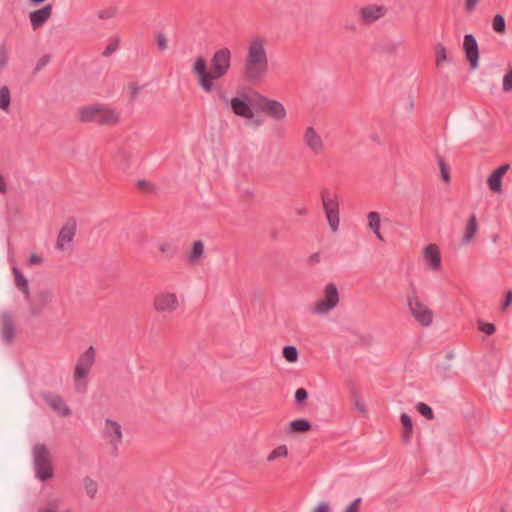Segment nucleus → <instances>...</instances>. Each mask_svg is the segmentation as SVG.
Instances as JSON below:
<instances>
[{"mask_svg":"<svg viewBox=\"0 0 512 512\" xmlns=\"http://www.w3.org/2000/svg\"><path fill=\"white\" fill-rule=\"evenodd\" d=\"M478 328L487 335H492L496 331V327L493 323H486L483 321H478Z\"/></svg>","mask_w":512,"mask_h":512,"instance_id":"obj_37","label":"nucleus"},{"mask_svg":"<svg viewBox=\"0 0 512 512\" xmlns=\"http://www.w3.org/2000/svg\"><path fill=\"white\" fill-rule=\"evenodd\" d=\"M509 164H503L495 169L487 179L489 189L494 193L502 192V178L509 170Z\"/></svg>","mask_w":512,"mask_h":512,"instance_id":"obj_17","label":"nucleus"},{"mask_svg":"<svg viewBox=\"0 0 512 512\" xmlns=\"http://www.w3.org/2000/svg\"><path fill=\"white\" fill-rule=\"evenodd\" d=\"M118 48V40H114L112 42H110L107 47L105 48V50L103 51V56L105 57H108L110 56L112 53H114Z\"/></svg>","mask_w":512,"mask_h":512,"instance_id":"obj_42","label":"nucleus"},{"mask_svg":"<svg viewBox=\"0 0 512 512\" xmlns=\"http://www.w3.org/2000/svg\"><path fill=\"white\" fill-rule=\"evenodd\" d=\"M368 218V226L374 232L376 237L380 240H383L382 234L380 232V215L378 212L372 211L367 215Z\"/></svg>","mask_w":512,"mask_h":512,"instance_id":"obj_24","label":"nucleus"},{"mask_svg":"<svg viewBox=\"0 0 512 512\" xmlns=\"http://www.w3.org/2000/svg\"><path fill=\"white\" fill-rule=\"evenodd\" d=\"M362 499L356 498L354 499L345 509L343 512H360V505H361Z\"/></svg>","mask_w":512,"mask_h":512,"instance_id":"obj_40","label":"nucleus"},{"mask_svg":"<svg viewBox=\"0 0 512 512\" xmlns=\"http://www.w3.org/2000/svg\"><path fill=\"white\" fill-rule=\"evenodd\" d=\"M290 428L293 432H306L310 430L311 423L306 419H296L290 423Z\"/></svg>","mask_w":512,"mask_h":512,"instance_id":"obj_29","label":"nucleus"},{"mask_svg":"<svg viewBox=\"0 0 512 512\" xmlns=\"http://www.w3.org/2000/svg\"><path fill=\"white\" fill-rule=\"evenodd\" d=\"M79 120L83 123L93 122L99 125H115L120 121V114L104 105H91L79 110Z\"/></svg>","mask_w":512,"mask_h":512,"instance_id":"obj_3","label":"nucleus"},{"mask_svg":"<svg viewBox=\"0 0 512 512\" xmlns=\"http://www.w3.org/2000/svg\"><path fill=\"white\" fill-rule=\"evenodd\" d=\"M503 90L505 92L512 91V69L507 71L503 77Z\"/></svg>","mask_w":512,"mask_h":512,"instance_id":"obj_39","label":"nucleus"},{"mask_svg":"<svg viewBox=\"0 0 512 512\" xmlns=\"http://www.w3.org/2000/svg\"><path fill=\"white\" fill-rule=\"evenodd\" d=\"M11 101L10 90L7 86H2L0 88V109L3 111H8Z\"/></svg>","mask_w":512,"mask_h":512,"instance_id":"obj_26","label":"nucleus"},{"mask_svg":"<svg viewBox=\"0 0 512 512\" xmlns=\"http://www.w3.org/2000/svg\"><path fill=\"white\" fill-rule=\"evenodd\" d=\"M128 87L130 90V99L134 100L137 97L140 88L135 83H130Z\"/></svg>","mask_w":512,"mask_h":512,"instance_id":"obj_48","label":"nucleus"},{"mask_svg":"<svg viewBox=\"0 0 512 512\" xmlns=\"http://www.w3.org/2000/svg\"><path fill=\"white\" fill-rule=\"evenodd\" d=\"M500 512H506L505 509H501Z\"/></svg>","mask_w":512,"mask_h":512,"instance_id":"obj_56","label":"nucleus"},{"mask_svg":"<svg viewBox=\"0 0 512 512\" xmlns=\"http://www.w3.org/2000/svg\"><path fill=\"white\" fill-rule=\"evenodd\" d=\"M320 259V255L318 253H315L309 257L310 263L318 262Z\"/></svg>","mask_w":512,"mask_h":512,"instance_id":"obj_53","label":"nucleus"},{"mask_svg":"<svg viewBox=\"0 0 512 512\" xmlns=\"http://www.w3.org/2000/svg\"><path fill=\"white\" fill-rule=\"evenodd\" d=\"M355 405L361 413L366 412L365 406L363 404H361L359 401H356Z\"/></svg>","mask_w":512,"mask_h":512,"instance_id":"obj_54","label":"nucleus"},{"mask_svg":"<svg viewBox=\"0 0 512 512\" xmlns=\"http://www.w3.org/2000/svg\"><path fill=\"white\" fill-rule=\"evenodd\" d=\"M52 300V293L49 291H41L35 297V306L42 309Z\"/></svg>","mask_w":512,"mask_h":512,"instance_id":"obj_28","label":"nucleus"},{"mask_svg":"<svg viewBox=\"0 0 512 512\" xmlns=\"http://www.w3.org/2000/svg\"><path fill=\"white\" fill-rule=\"evenodd\" d=\"M76 234V222L74 220L68 221L60 230L56 248L58 250H65L70 247Z\"/></svg>","mask_w":512,"mask_h":512,"instance_id":"obj_14","label":"nucleus"},{"mask_svg":"<svg viewBox=\"0 0 512 512\" xmlns=\"http://www.w3.org/2000/svg\"><path fill=\"white\" fill-rule=\"evenodd\" d=\"M438 163H439V167H440V171H441L442 179H443L445 182H449V181H450L449 167H448V165L445 163V161H444L443 157L438 156Z\"/></svg>","mask_w":512,"mask_h":512,"instance_id":"obj_36","label":"nucleus"},{"mask_svg":"<svg viewBox=\"0 0 512 512\" xmlns=\"http://www.w3.org/2000/svg\"><path fill=\"white\" fill-rule=\"evenodd\" d=\"M158 249L163 255L169 258L173 257L177 251L176 247L168 241H163L159 243Z\"/></svg>","mask_w":512,"mask_h":512,"instance_id":"obj_31","label":"nucleus"},{"mask_svg":"<svg viewBox=\"0 0 512 512\" xmlns=\"http://www.w3.org/2000/svg\"><path fill=\"white\" fill-rule=\"evenodd\" d=\"M257 106L261 112L277 121L283 120L287 114L282 103L262 95H259L257 98Z\"/></svg>","mask_w":512,"mask_h":512,"instance_id":"obj_8","label":"nucleus"},{"mask_svg":"<svg viewBox=\"0 0 512 512\" xmlns=\"http://www.w3.org/2000/svg\"><path fill=\"white\" fill-rule=\"evenodd\" d=\"M321 200L328 224L331 230L336 232L340 223L338 195L329 189H323L321 191Z\"/></svg>","mask_w":512,"mask_h":512,"instance_id":"obj_5","label":"nucleus"},{"mask_svg":"<svg viewBox=\"0 0 512 512\" xmlns=\"http://www.w3.org/2000/svg\"><path fill=\"white\" fill-rule=\"evenodd\" d=\"M13 274L16 286L25 294L26 298H28L30 293L27 279L23 276L17 267H13Z\"/></svg>","mask_w":512,"mask_h":512,"instance_id":"obj_25","label":"nucleus"},{"mask_svg":"<svg viewBox=\"0 0 512 512\" xmlns=\"http://www.w3.org/2000/svg\"><path fill=\"white\" fill-rule=\"evenodd\" d=\"M230 106L233 113L237 116L247 119L254 117L249 97L245 93L241 94L240 96L233 97L230 101Z\"/></svg>","mask_w":512,"mask_h":512,"instance_id":"obj_12","label":"nucleus"},{"mask_svg":"<svg viewBox=\"0 0 512 512\" xmlns=\"http://www.w3.org/2000/svg\"><path fill=\"white\" fill-rule=\"evenodd\" d=\"M36 476L45 481L52 477V466L49 452L44 444H37L33 449Z\"/></svg>","mask_w":512,"mask_h":512,"instance_id":"obj_6","label":"nucleus"},{"mask_svg":"<svg viewBox=\"0 0 512 512\" xmlns=\"http://www.w3.org/2000/svg\"><path fill=\"white\" fill-rule=\"evenodd\" d=\"M50 61V55H43L39 60L34 69V73H38L42 68H44Z\"/></svg>","mask_w":512,"mask_h":512,"instance_id":"obj_41","label":"nucleus"},{"mask_svg":"<svg viewBox=\"0 0 512 512\" xmlns=\"http://www.w3.org/2000/svg\"><path fill=\"white\" fill-rule=\"evenodd\" d=\"M463 47L471 68L475 69L478 65L479 52L477 41L472 34H466L464 36Z\"/></svg>","mask_w":512,"mask_h":512,"instance_id":"obj_15","label":"nucleus"},{"mask_svg":"<svg viewBox=\"0 0 512 512\" xmlns=\"http://www.w3.org/2000/svg\"><path fill=\"white\" fill-rule=\"evenodd\" d=\"M288 455V449L286 445H280L273 449L267 456V461L272 462L278 458L286 457Z\"/></svg>","mask_w":512,"mask_h":512,"instance_id":"obj_30","label":"nucleus"},{"mask_svg":"<svg viewBox=\"0 0 512 512\" xmlns=\"http://www.w3.org/2000/svg\"><path fill=\"white\" fill-rule=\"evenodd\" d=\"M153 306L154 309L159 313H172L179 306L178 297L175 293H158L154 298Z\"/></svg>","mask_w":512,"mask_h":512,"instance_id":"obj_10","label":"nucleus"},{"mask_svg":"<svg viewBox=\"0 0 512 512\" xmlns=\"http://www.w3.org/2000/svg\"><path fill=\"white\" fill-rule=\"evenodd\" d=\"M8 61V53L4 46H0V69L4 68Z\"/></svg>","mask_w":512,"mask_h":512,"instance_id":"obj_44","label":"nucleus"},{"mask_svg":"<svg viewBox=\"0 0 512 512\" xmlns=\"http://www.w3.org/2000/svg\"><path fill=\"white\" fill-rule=\"evenodd\" d=\"M423 257L432 270H439L441 267L440 250L436 244H429L424 248Z\"/></svg>","mask_w":512,"mask_h":512,"instance_id":"obj_18","label":"nucleus"},{"mask_svg":"<svg viewBox=\"0 0 512 512\" xmlns=\"http://www.w3.org/2000/svg\"><path fill=\"white\" fill-rule=\"evenodd\" d=\"M157 46L160 51L167 49V40L164 34L158 33L156 36Z\"/></svg>","mask_w":512,"mask_h":512,"instance_id":"obj_43","label":"nucleus"},{"mask_svg":"<svg viewBox=\"0 0 512 512\" xmlns=\"http://www.w3.org/2000/svg\"><path fill=\"white\" fill-rule=\"evenodd\" d=\"M1 333L2 338L10 343L15 335V324L12 316L10 314H3L1 316Z\"/></svg>","mask_w":512,"mask_h":512,"instance_id":"obj_21","label":"nucleus"},{"mask_svg":"<svg viewBox=\"0 0 512 512\" xmlns=\"http://www.w3.org/2000/svg\"><path fill=\"white\" fill-rule=\"evenodd\" d=\"M103 438L112 445L113 450L116 453L118 446L123 439L121 425L114 420L106 419L103 428Z\"/></svg>","mask_w":512,"mask_h":512,"instance_id":"obj_11","label":"nucleus"},{"mask_svg":"<svg viewBox=\"0 0 512 512\" xmlns=\"http://www.w3.org/2000/svg\"><path fill=\"white\" fill-rule=\"evenodd\" d=\"M478 230V223L476 216L472 214L467 222L465 232L462 238V243L468 244L470 243L473 238L475 237Z\"/></svg>","mask_w":512,"mask_h":512,"instance_id":"obj_22","label":"nucleus"},{"mask_svg":"<svg viewBox=\"0 0 512 512\" xmlns=\"http://www.w3.org/2000/svg\"><path fill=\"white\" fill-rule=\"evenodd\" d=\"M42 262H43V259L36 254H31L28 259V264L31 266L41 264Z\"/></svg>","mask_w":512,"mask_h":512,"instance_id":"obj_49","label":"nucleus"},{"mask_svg":"<svg viewBox=\"0 0 512 512\" xmlns=\"http://www.w3.org/2000/svg\"><path fill=\"white\" fill-rule=\"evenodd\" d=\"M231 52L228 48L217 50L212 59V70H207V62L203 57L196 58L192 72L198 79L199 86L207 93L213 89V81L224 77L230 69Z\"/></svg>","mask_w":512,"mask_h":512,"instance_id":"obj_1","label":"nucleus"},{"mask_svg":"<svg viewBox=\"0 0 512 512\" xmlns=\"http://www.w3.org/2000/svg\"><path fill=\"white\" fill-rule=\"evenodd\" d=\"M96 358V351L93 346L79 356L77 359L75 370H74V381L76 383V390L78 392H84L86 390L85 379L89 375Z\"/></svg>","mask_w":512,"mask_h":512,"instance_id":"obj_4","label":"nucleus"},{"mask_svg":"<svg viewBox=\"0 0 512 512\" xmlns=\"http://www.w3.org/2000/svg\"><path fill=\"white\" fill-rule=\"evenodd\" d=\"M266 43L262 36H253L248 42L243 75L250 83H259L267 75L269 62Z\"/></svg>","mask_w":512,"mask_h":512,"instance_id":"obj_2","label":"nucleus"},{"mask_svg":"<svg viewBox=\"0 0 512 512\" xmlns=\"http://www.w3.org/2000/svg\"><path fill=\"white\" fill-rule=\"evenodd\" d=\"M511 303H512V291L509 290L505 295L502 309L505 310Z\"/></svg>","mask_w":512,"mask_h":512,"instance_id":"obj_50","label":"nucleus"},{"mask_svg":"<svg viewBox=\"0 0 512 512\" xmlns=\"http://www.w3.org/2000/svg\"><path fill=\"white\" fill-rule=\"evenodd\" d=\"M384 14H385L384 7L377 6V5H369V6L363 7L360 10L361 19L365 24H369V23H372V22L378 20L379 18L384 16Z\"/></svg>","mask_w":512,"mask_h":512,"instance_id":"obj_20","label":"nucleus"},{"mask_svg":"<svg viewBox=\"0 0 512 512\" xmlns=\"http://www.w3.org/2000/svg\"><path fill=\"white\" fill-rule=\"evenodd\" d=\"M312 512H331V509L328 503L321 502L312 510Z\"/></svg>","mask_w":512,"mask_h":512,"instance_id":"obj_47","label":"nucleus"},{"mask_svg":"<svg viewBox=\"0 0 512 512\" xmlns=\"http://www.w3.org/2000/svg\"><path fill=\"white\" fill-rule=\"evenodd\" d=\"M400 421L403 426L402 440L404 443H409L413 432L412 420L408 414L402 413Z\"/></svg>","mask_w":512,"mask_h":512,"instance_id":"obj_23","label":"nucleus"},{"mask_svg":"<svg viewBox=\"0 0 512 512\" xmlns=\"http://www.w3.org/2000/svg\"><path fill=\"white\" fill-rule=\"evenodd\" d=\"M204 245L202 241L194 242L191 252L189 254V261L191 263H196L198 259L203 255Z\"/></svg>","mask_w":512,"mask_h":512,"instance_id":"obj_27","label":"nucleus"},{"mask_svg":"<svg viewBox=\"0 0 512 512\" xmlns=\"http://www.w3.org/2000/svg\"><path fill=\"white\" fill-rule=\"evenodd\" d=\"M303 141L306 147L314 154L320 155L325 150L321 135L313 128L307 127L303 134Z\"/></svg>","mask_w":512,"mask_h":512,"instance_id":"obj_13","label":"nucleus"},{"mask_svg":"<svg viewBox=\"0 0 512 512\" xmlns=\"http://www.w3.org/2000/svg\"><path fill=\"white\" fill-rule=\"evenodd\" d=\"M308 394L304 388H299L296 390L295 399L297 402H302L307 398Z\"/></svg>","mask_w":512,"mask_h":512,"instance_id":"obj_46","label":"nucleus"},{"mask_svg":"<svg viewBox=\"0 0 512 512\" xmlns=\"http://www.w3.org/2000/svg\"><path fill=\"white\" fill-rule=\"evenodd\" d=\"M84 487H85V490H86V493L87 495L93 499L97 493V490H98V485L97 483L89 478V477H86L84 478Z\"/></svg>","mask_w":512,"mask_h":512,"instance_id":"obj_33","label":"nucleus"},{"mask_svg":"<svg viewBox=\"0 0 512 512\" xmlns=\"http://www.w3.org/2000/svg\"><path fill=\"white\" fill-rule=\"evenodd\" d=\"M493 30L498 34L505 33V19L501 14H497L494 16L492 21Z\"/></svg>","mask_w":512,"mask_h":512,"instance_id":"obj_34","label":"nucleus"},{"mask_svg":"<svg viewBox=\"0 0 512 512\" xmlns=\"http://www.w3.org/2000/svg\"><path fill=\"white\" fill-rule=\"evenodd\" d=\"M417 408V411L423 415L425 418H427L428 420H432L434 419V413L432 411V409L430 408V406H428L427 404L423 403V402H419L416 406Z\"/></svg>","mask_w":512,"mask_h":512,"instance_id":"obj_35","label":"nucleus"},{"mask_svg":"<svg viewBox=\"0 0 512 512\" xmlns=\"http://www.w3.org/2000/svg\"><path fill=\"white\" fill-rule=\"evenodd\" d=\"M407 304L410 313L420 325L428 327L432 324L433 312L427 305L420 301L416 292H413L407 297Z\"/></svg>","mask_w":512,"mask_h":512,"instance_id":"obj_7","label":"nucleus"},{"mask_svg":"<svg viewBox=\"0 0 512 512\" xmlns=\"http://www.w3.org/2000/svg\"><path fill=\"white\" fill-rule=\"evenodd\" d=\"M52 14V5L47 4L41 9L35 10L30 13L29 18L33 29L41 27Z\"/></svg>","mask_w":512,"mask_h":512,"instance_id":"obj_19","label":"nucleus"},{"mask_svg":"<svg viewBox=\"0 0 512 512\" xmlns=\"http://www.w3.org/2000/svg\"><path fill=\"white\" fill-rule=\"evenodd\" d=\"M137 187L143 192H150L152 190V184L146 180H138Z\"/></svg>","mask_w":512,"mask_h":512,"instance_id":"obj_45","label":"nucleus"},{"mask_svg":"<svg viewBox=\"0 0 512 512\" xmlns=\"http://www.w3.org/2000/svg\"><path fill=\"white\" fill-rule=\"evenodd\" d=\"M446 59H447L446 48L444 46H442V45H439L437 47V51H436V65L440 66L441 63L446 61Z\"/></svg>","mask_w":512,"mask_h":512,"instance_id":"obj_38","label":"nucleus"},{"mask_svg":"<svg viewBox=\"0 0 512 512\" xmlns=\"http://www.w3.org/2000/svg\"><path fill=\"white\" fill-rule=\"evenodd\" d=\"M295 213L299 216H304L308 213V209L306 206H301L295 209Z\"/></svg>","mask_w":512,"mask_h":512,"instance_id":"obj_52","label":"nucleus"},{"mask_svg":"<svg viewBox=\"0 0 512 512\" xmlns=\"http://www.w3.org/2000/svg\"><path fill=\"white\" fill-rule=\"evenodd\" d=\"M32 2H35V3H41V2H44L45 0H31Z\"/></svg>","mask_w":512,"mask_h":512,"instance_id":"obj_55","label":"nucleus"},{"mask_svg":"<svg viewBox=\"0 0 512 512\" xmlns=\"http://www.w3.org/2000/svg\"><path fill=\"white\" fill-rule=\"evenodd\" d=\"M45 402L58 414L61 416H69L71 414V410L66 405L61 396L53 393H44L42 395Z\"/></svg>","mask_w":512,"mask_h":512,"instance_id":"obj_16","label":"nucleus"},{"mask_svg":"<svg viewBox=\"0 0 512 512\" xmlns=\"http://www.w3.org/2000/svg\"><path fill=\"white\" fill-rule=\"evenodd\" d=\"M298 350L295 346H285L283 348V357L290 363H294L298 360Z\"/></svg>","mask_w":512,"mask_h":512,"instance_id":"obj_32","label":"nucleus"},{"mask_svg":"<svg viewBox=\"0 0 512 512\" xmlns=\"http://www.w3.org/2000/svg\"><path fill=\"white\" fill-rule=\"evenodd\" d=\"M339 302V294L337 287L330 283L325 287L324 298L315 303L314 312L324 314L337 306Z\"/></svg>","mask_w":512,"mask_h":512,"instance_id":"obj_9","label":"nucleus"},{"mask_svg":"<svg viewBox=\"0 0 512 512\" xmlns=\"http://www.w3.org/2000/svg\"><path fill=\"white\" fill-rule=\"evenodd\" d=\"M480 0H466L465 6L468 12H472Z\"/></svg>","mask_w":512,"mask_h":512,"instance_id":"obj_51","label":"nucleus"}]
</instances>
